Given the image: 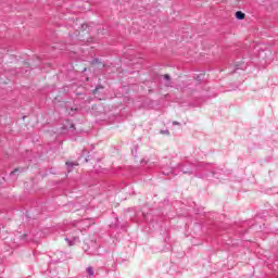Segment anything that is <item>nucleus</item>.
Listing matches in <instances>:
<instances>
[{
  "instance_id": "nucleus-1",
  "label": "nucleus",
  "mask_w": 278,
  "mask_h": 278,
  "mask_svg": "<svg viewBox=\"0 0 278 278\" xmlns=\"http://www.w3.org/2000/svg\"><path fill=\"white\" fill-rule=\"evenodd\" d=\"M178 168L184 173V175H194L197 170H201V168H203V164L192 163L191 165H179Z\"/></svg>"
},
{
  "instance_id": "nucleus-2",
  "label": "nucleus",
  "mask_w": 278,
  "mask_h": 278,
  "mask_svg": "<svg viewBox=\"0 0 278 278\" xmlns=\"http://www.w3.org/2000/svg\"><path fill=\"white\" fill-rule=\"evenodd\" d=\"M235 16H236V18H238V21H244L245 14L242 13V11H237V12L235 13Z\"/></svg>"
},
{
  "instance_id": "nucleus-3",
  "label": "nucleus",
  "mask_w": 278,
  "mask_h": 278,
  "mask_svg": "<svg viewBox=\"0 0 278 278\" xmlns=\"http://www.w3.org/2000/svg\"><path fill=\"white\" fill-rule=\"evenodd\" d=\"M66 242L68 243L70 247H73V244H75V242H77V240H79V238L74 237L73 240H71L70 238H65Z\"/></svg>"
},
{
  "instance_id": "nucleus-4",
  "label": "nucleus",
  "mask_w": 278,
  "mask_h": 278,
  "mask_svg": "<svg viewBox=\"0 0 278 278\" xmlns=\"http://www.w3.org/2000/svg\"><path fill=\"white\" fill-rule=\"evenodd\" d=\"M161 169H162V173L164 175H170V173H173V168L172 167L166 169V168H164V166H162Z\"/></svg>"
},
{
  "instance_id": "nucleus-5",
  "label": "nucleus",
  "mask_w": 278,
  "mask_h": 278,
  "mask_svg": "<svg viewBox=\"0 0 278 278\" xmlns=\"http://www.w3.org/2000/svg\"><path fill=\"white\" fill-rule=\"evenodd\" d=\"M86 273L89 277H94V269L92 267H87Z\"/></svg>"
},
{
  "instance_id": "nucleus-6",
  "label": "nucleus",
  "mask_w": 278,
  "mask_h": 278,
  "mask_svg": "<svg viewBox=\"0 0 278 278\" xmlns=\"http://www.w3.org/2000/svg\"><path fill=\"white\" fill-rule=\"evenodd\" d=\"M23 170H24L23 168H15L13 172H11L10 175L12 177V176L16 175V173H23Z\"/></svg>"
},
{
  "instance_id": "nucleus-7",
  "label": "nucleus",
  "mask_w": 278,
  "mask_h": 278,
  "mask_svg": "<svg viewBox=\"0 0 278 278\" xmlns=\"http://www.w3.org/2000/svg\"><path fill=\"white\" fill-rule=\"evenodd\" d=\"M66 166L67 168H73V166H78V164L74 162H66Z\"/></svg>"
},
{
  "instance_id": "nucleus-8",
  "label": "nucleus",
  "mask_w": 278,
  "mask_h": 278,
  "mask_svg": "<svg viewBox=\"0 0 278 278\" xmlns=\"http://www.w3.org/2000/svg\"><path fill=\"white\" fill-rule=\"evenodd\" d=\"M163 77H164L165 81H170V75L165 74Z\"/></svg>"
},
{
  "instance_id": "nucleus-9",
  "label": "nucleus",
  "mask_w": 278,
  "mask_h": 278,
  "mask_svg": "<svg viewBox=\"0 0 278 278\" xmlns=\"http://www.w3.org/2000/svg\"><path fill=\"white\" fill-rule=\"evenodd\" d=\"M244 68V65H236V71H240V70H243Z\"/></svg>"
},
{
  "instance_id": "nucleus-10",
  "label": "nucleus",
  "mask_w": 278,
  "mask_h": 278,
  "mask_svg": "<svg viewBox=\"0 0 278 278\" xmlns=\"http://www.w3.org/2000/svg\"><path fill=\"white\" fill-rule=\"evenodd\" d=\"M75 112H77V109H71V112H70V114H71V116H73L74 114H75Z\"/></svg>"
},
{
  "instance_id": "nucleus-11",
  "label": "nucleus",
  "mask_w": 278,
  "mask_h": 278,
  "mask_svg": "<svg viewBox=\"0 0 278 278\" xmlns=\"http://www.w3.org/2000/svg\"><path fill=\"white\" fill-rule=\"evenodd\" d=\"M213 177H215V179H220V177H218V175L216 174V172L212 173Z\"/></svg>"
},
{
  "instance_id": "nucleus-12",
  "label": "nucleus",
  "mask_w": 278,
  "mask_h": 278,
  "mask_svg": "<svg viewBox=\"0 0 278 278\" xmlns=\"http://www.w3.org/2000/svg\"><path fill=\"white\" fill-rule=\"evenodd\" d=\"M87 255H97L94 252H88V250H86Z\"/></svg>"
},
{
  "instance_id": "nucleus-13",
  "label": "nucleus",
  "mask_w": 278,
  "mask_h": 278,
  "mask_svg": "<svg viewBox=\"0 0 278 278\" xmlns=\"http://www.w3.org/2000/svg\"><path fill=\"white\" fill-rule=\"evenodd\" d=\"M141 164H149V161H147V160H141Z\"/></svg>"
},
{
  "instance_id": "nucleus-14",
  "label": "nucleus",
  "mask_w": 278,
  "mask_h": 278,
  "mask_svg": "<svg viewBox=\"0 0 278 278\" xmlns=\"http://www.w3.org/2000/svg\"><path fill=\"white\" fill-rule=\"evenodd\" d=\"M93 64H99V59L93 60Z\"/></svg>"
},
{
  "instance_id": "nucleus-15",
  "label": "nucleus",
  "mask_w": 278,
  "mask_h": 278,
  "mask_svg": "<svg viewBox=\"0 0 278 278\" xmlns=\"http://www.w3.org/2000/svg\"><path fill=\"white\" fill-rule=\"evenodd\" d=\"M70 129H75V124H71Z\"/></svg>"
},
{
  "instance_id": "nucleus-16",
  "label": "nucleus",
  "mask_w": 278,
  "mask_h": 278,
  "mask_svg": "<svg viewBox=\"0 0 278 278\" xmlns=\"http://www.w3.org/2000/svg\"><path fill=\"white\" fill-rule=\"evenodd\" d=\"M198 78H199V81H201V79H203V75L198 76Z\"/></svg>"
},
{
  "instance_id": "nucleus-17",
  "label": "nucleus",
  "mask_w": 278,
  "mask_h": 278,
  "mask_svg": "<svg viewBox=\"0 0 278 278\" xmlns=\"http://www.w3.org/2000/svg\"><path fill=\"white\" fill-rule=\"evenodd\" d=\"M173 125H179V122H174Z\"/></svg>"
},
{
  "instance_id": "nucleus-18",
  "label": "nucleus",
  "mask_w": 278,
  "mask_h": 278,
  "mask_svg": "<svg viewBox=\"0 0 278 278\" xmlns=\"http://www.w3.org/2000/svg\"><path fill=\"white\" fill-rule=\"evenodd\" d=\"M99 88H100V87H97L96 90H94V92L99 91Z\"/></svg>"
},
{
  "instance_id": "nucleus-19",
  "label": "nucleus",
  "mask_w": 278,
  "mask_h": 278,
  "mask_svg": "<svg viewBox=\"0 0 278 278\" xmlns=\"http://www.w3.org/2000/svg\"><path fill=\"white\" fill-rule=\"evenodd\" d=\"M166 86H170V83H166Z\"/></svg>"
},
{
  "instance_id": "nucleus-20",
  "label": "nucleus",
  "mask_w": 278,
  "mask_h": 278,
  "mask_svg": "<svg viewBox=\"0 0 278 278\" xmlns=\"http://www.w3.org/2000/svg\"><path fill=\"white\" fill-rule=\"evenodd\" d=\"M205 179H210V176H205Z\"/></svg>"
}]
</instances>
